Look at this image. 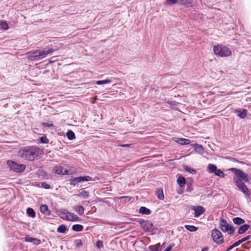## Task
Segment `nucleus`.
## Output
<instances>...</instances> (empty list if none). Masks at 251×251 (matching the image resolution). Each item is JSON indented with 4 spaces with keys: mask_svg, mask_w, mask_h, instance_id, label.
I'll return each instance as SVG.
<instances>
[{
    "mask_svg": "<svg viewBox=\"0 0 251 251\" xmlns=\"http://www.w3.org/2000/svg\"><path fill=\"white\" fill-rule=\"evenodd\" d=\"M229 170L235 174V176L233 177V180L238 189L246 196H249L250 195V191L243 181L244 180L247 182L250 181L248 175L241 170L235 168H230Z\"/></svg>",
    "mask_w": 251,
    "mask_h": 251,
    "instance_id": "f257e3e1",
    "label": "nucleus"
},
{
    "mask_svg": "<svg viewBox=\"0 0 251 251\" xmlns=\"http://www.w3.org/2000/svg\"><path fill=\"white\" fill-rule=\"evenodd\" d=\"M19 152L21 157L27 161H33L41 154L40 148L35 146L23 147L20 150Z\"/></svg>",
    "mask_w": 251,
    "mask_h": 251,
    "instance_id": "f03ea898",
    "label": "nucleus"
},
{
    "mask_svg": "<svg viewBox=\"0 0 251 251\" xmlns=\"http://www.w3.org/2000/svg\"><path fill=\"white\" fill-rule=\"evenodd\" d=\"M53 51L52 49H43L37 50L30 53L28 58L31 61H39L45 58L48 54L51 53Z\"/></svg>",
    "mask_w": 251,
    "mask_h": 251,
    "instance_id": "7ed1b4c3",
    "label": "nucleus"
},
{
    "mask_svg": "<svg viewBox=\"0 0 251 251\" xmlns=\"http://www.w3.org/2000/svg\"><path fill=\"white\" fill-rule=\"evenodd\" d=\"M214 53L220 57H227L231 54V50L223 45H217L213 47Z\"/></svg>",
    "mask_w": 251,
    "mask_h": 251,
    "instance_id": "20e7f679",
    "label": "nucleus"
},
{
    "mask_svg": "<svg viewBox=\"0 0 251 251\" xmlns=\"http://www.w3.org/2000/svg\"><path fill=\"white\" fill-rule=\"evenodd\" d=\"M219 227L223 232H227L230 235L234 233L235 230V228L229 225L227 220L224 219H221L220 220Z\"/></svg>",
    "mask_w": 251,
    "mask_h": 251,
    "instance_id": "39448f33",
    "label": "nucleus"
},
{
    "mask_svg": "<svg viewBox=\"0 0 251 251\" xmlns=\"http://www.w3.org/2000/svg\"><path fill=\"white\" fill-rule=\"evenodd\" d=\"M60 214L64 216H60V217L65 220L69 221L75 222L79 220V217L75 214L69 212L66 209H61L60 211Z\"/></svg>",
    "mask_w": 251,
    "mask_h": 251,
    "instance_id": "423d86ee",
    "label": "nucleus"
},
{
    "mask_svg": "<svg viewBox=\"0 0 251 251\" xmlns=\"http://www.w3.org/2000/svg\"><path fill=\"white\" fill-rule=\"evenodd\" d=\"M7 164L10 170L17 173L23 172L26 168L25 165L19 164L15 161L11 160H8L7 161Z\"/></svg>",
    "mask_w": 251,
    "mask_h": 251,
    "instance_id": "0eeeda50",
    "label": "nucleus"
},
{
    "mask_svg": "<svg viewBox=\"0 0 251 251\" xmlns=\"http://www.w3.org/2000/svg\"><path fill=\"white\" fill-rule=\"evenodd\" d=\"M211 237L213 241L217 244H222L224 241V238L222 233L217 228L212 230Z\"/></svg>",
    "mask_w": 251,
    "mask_h": 251,
    "instance_id": "6e6552de",
    "label": "nucleus"
},
{
    "mask_svg": "<svg viewBox=\"0 0 251 251\" xmlns=\"http://www.w3.org/2000/svg\"><path fill=\"white\" fill-rule=\"evenodd\" d=\"M207 171L209 173L214 174L215 176L224 177L226 174L220 169H218L215 164H209L207 165Z\"/></svg>",
    "mask_w": 251,
    "mask_h": 251,
    "instance_id": "1a4fd4ad",
    "label": "nucleus"
},
{
    "mask_svg": "<svg viewBox=\"0 0 251 251\" xmlns=\"http://www.w3.org/2000/svg\"><path fill=\"white\" fill-rule=\"evenodd\" d=\"M138 222L145 231L151 232L154 230V226L151 221L139 219Z\"/></svg>",
    "mask_w": 251,
    "mask_h": 251,
    "instance_id": "9d476101",
    "label": "nucleus"
},
{
    "mask_svg": "<svg viewBox=\"0 0 251 251\" xmlns=\"http://www.w3.org/2000/svg\"><path fill=\"white\" fill-rule=\"evenodd\" d=\"M192 210L194 211V216L198 218L205 212V209L201 206H194L191 207Z\"/></svg>",
    "mask_w": 251,
    "mask_h": 251,
    "instance_id": "9b49d317",
    "label": "nucleus"
},
{
    "mask_svg": "<svg viewBox=\"0 0 251 251\" xmlns=\"http://www.w3.org/2000/svg\"><path fill=\"white\" fill-rule=\"evenodd\" d=\"M191 146L194 148L196 152L201 155L204 152V148L203 146L200 144L194 143L191 144Z\"/></svg>",
    "mask_w": 251,
    "mask_h": 251,
    "instance_id": "f8f14e48",
    "label": "nucleus"
},
{
    "mask_svg": "<svg viewBox=\"0 0 251 251\" xmlns=\"http://www.w3.org/2000/svg\"><path fill=\"white\" fill-rule=\"evenodd\" d=\"M25 241L26 242L33 243L35 245H39L40 243V240L32 237L26 236L25 238Z\"/></svg>",
    "mask_w": 251,
    "mask_h": 251,
    "instance_id": "ddd939ff",
    "label": "nucleus"
},
{
    "mask_svg": "<svg viewBox=\"0 0 251 251\" xmlns=\"http://www.w3.org/2000/svg\"><path fill=\"white\" fill-rule=\"evenodd\" d=\"M40 212L44 215L49 216L50 215V211L48 206L46 204H43L40 207Z\"/></svg>",
    "mask_w": 251,
    "mask_h": 251,
    "instance_id": "4468645a",
    "label": "nucleus"
},
{
    "mask_svg": "<svg viewBox=\"0 0 251 251\" xmlns=\"http://www.w3.org/2000/svg\"><path fill=\"white\" fill-rule=\"evenodd\" d=\"M63 171V167L61 165H57L53 169V172L57 175H62Z\"/></svg>",
    "mask_w": 251,
    "mask_h": 251,
    "instance_id": "2eb2a0df",
    "label": "nucleus"
},
{
    "mask_svg": "<svg viewBox=\"0 0 251 251\" xmlns=\"http://www.w3.org/2000/svg\"><path fill=\"white\" fill-rule=\"evenodd\" d=\"M250 226L248 224H245L241 226L238 229V233L242 234L246 232L250 228Z\"/></svg>",
    "mask_w": 251,
    "mask_h": 251,
    "instance_id": "dca6fc26",
    "label": "nucleus"
},
{
    "mask_svg": "<svg viewBox=\"0 0 251 251\" xmlns=\"http://www.w3.org/2000/svg\"><path fill=\"white\" fill-rule=\"evenodd\" d=\"M236 112L237 113L238 116L242 119L245 118L247 115V110L244 109L242 111H240V110H236Z\"/></svg>",
    "mask_w": 251,
    "mask_h": 251,
    "instance_id": "f3484780",
    "label": "nucleus"
},
{
    "mask_svg": "<svg viewBox=\"0 0 251 251\" xmlns=\"http://www.w3.org/2000/svg\"><path fill=\"white\" fill-rule=\"evenodd\" d=\"M155 194L157 197L160 200H163L164 199V195L163 190L162 189H157L156 190Z\"/></svg>",
    "mask_w": 251,
    "mask_h": 251,
    "instance_id": "a211bd4d",
    "label": "nucleus"
},
{
    "mask_svg": "<svg viewBox=\"0 0 251 251\" xmlns=\"http://www.w3.org/2000/svg\"><path fill=\"white\" fill-rule=\"evenodd\" d=\"M139 213L142 214L148 215L151 213V211L146 207L141 206L139 209Z\"/></svg>",
    "mask_w": 251,
    "mask_h": 251,
    "instance_id": "6ab92c4d",
    "label": "nucleus"
},
{
    "mask_svg": "<svg viewBox=\"0 0 251 251\" xmlns=\"http://www.w3.org/2000/svg\"><path fill=\"white\" fill-rule=\"evenodd\" d=\"M233 222L237 225H241L245 223V221L240 217H235L233 219Z\"/></svg>",
    "mask_w": 251,
    "mask_h": 251,
    "instance_id": "aec40b11",
    "label": "nucleus"
},
{
    "mask_svg": "<svg viewBox=\"0 0 251 251\" xmlns=\"http://www.w3.org/2000/svg\"><path fill=\"white\" fill-rule=\"evenodd\" d=\"M177 182L180 187H183L186 183L185 178L181 176L177 178Z\"/></svg>",
    "mask_w": 251,
    "mask_h": 251,
    "instance_id": "412c9836",
    "label": "nucleus"
},
{
    "mask_svg": "<svg viewBox=\"0 0 251 251\" xmlns=\"http://www.w3.org/2000/svg\"><path fill=\"white\" fill-rule=\"evenodd\" d=\"M74 209L80 215H82L84 213V208L82 206H76L74 207Z\"/></svg>",
    "mask_w": 251,
    "mask_h": 251,
    "instance_id": "4be33fe9",
    "label": "nucleus"
},
{
    "mask_svg": "<svg viewBox=\"0 0 251 251\" xmlns=\"http://www.w3.org/2000/svg\"><path fill=\"white\" fill-rule=\"evenodd\" d=\"M177 142L181 145H188L190 143L189 139L185 138H177Z\"/></svg>",
    "mask_w": 251,
    "mask_h": 251,
    "instance_id": "5701e85b",
    "label": "nucleus"
},
{
    "mask_svg": "<svg viewBox=\"0 0 251 251\" xmlns=\"http://www.w3.org/2000/svg\"><path fill=\"white\" fill-rule=\"evenodd\" d=\"M26 213L28 216L32 218H34L36 216V213L34 210L31 207H28L26 209Z\"/></svg>",
    "mask_w": 251,
    "mask_h": 251,
    "instance_id": "b1692460",
    "label": "nucleus"
},
{
    "mask_svg": "<svg viewBox=\"0 0 251 251\" xmlns=\"http://www.w3.org/2000/svg\"><path fill=\"white\" fill-rule=\"evenodd\" d=\"M83 228V226L79 224L74 225L72 226V229L74 231L79 232L82 230Z\"/></svg>",
    "mask_w": 251,
    "mask_h": 251,
    "instance_id": "393cba45",
    "label": "nucleus"
},
{
    "mask_svg": "<svg viewBox=\"0 0 251 251\" xmlns=\"http://www.w3.org/2000/svg\"><path fill=\"white\" fill-rule=\"evenodd\" d=\"M183 168L186 171H187L193 175H194L196 173V170L195 169L191 168L189 167L186 165H183Z\"/></svg>",
    "mask_w": 251,
    "mask_h": 251,
    "instance_id": "a878e982",
    "label": "nucleus"
},
{
    "mask_svg": "<svg viewBox=\"0 0 251 251\" xmlns=\"http://www.w3.org/2000/svg\"><path fill=\"white\" fill-rule=\"evenodd\" d=\"M69 181L70 184L73 186H75L77 183H80L79 177L70 179Z\"/></svg>",
    "mask_w": 251,
    "mask_h": 251,
    "instance_id": "bb28decb",
    "label": "nucleus"
},
{
    "mask_svg": "<svg viewBox=\"0 0 251 251\" xmlns=\"http://www.w3.org/2000/svg\"><path fill=\"white\" fill-rule=\"evenodd\" d=\"M186 184V191L191 192L193 190V183L192 181H187L185 183Z\"/></svg>",
    "mask_w": 251,
    "mask_h": 251,
    "instance_id": "cd10ccee",
    "label": "nucleus"
},
{
    "mask_svg": "<svg viewBox=\"0 0 251 251\" xmlns=\"http://www.w3.org/2000/svg\"><path fill=\"white\" fill-rule=\"evenodd\" d=\"M66 230L67 226L65 225H61L58 227L57 231L59 233H64Z\"/></svg>",
    "mask_w": 251,
    "mask_h": 251,
    "instance_id": "c85d7f7f",
    "label": "nucleus"
},
{
    "mask_svg": "<svg viewBox=\"0 0 251 251\" xmlns=\"http://www.w3.org/2000/svg\"><path fill=\"white\" fill-rule=\"evenodd\" d=\"M66 136H67L68 139L70 140L74 139L75 138V134L74 132L71 130H69L67 132Z\"/></svg>",
    "mask_w": 251,
    "mask_h": 251,
    "instance_id": "c756f323",
    "label": "nucleus"
},
{
    "mask_svg": "<svg viewBox=\"0 0 251 251\" xmlns=\"http://www.w3.org/2000/svg\"><path fill=\"white\" fill-rule=\"evenodd\" d=\"M185 228L191 232H194L197 230L198 227L192 225H185Z\"/></svg>",
    "mask_w": 251,
    "mask_h": 251,
    "instance_id": "7c9ffc66",
    "label": "nucleus"
},
{
    "mask_svg": "<svg viewBox=\"0 0 251 251\" xmlns=\"http://www.w3.org/2000/svg\"><path fill=\"white\" fill-rule=\"evenodd\" d=\"M193 0H177V3L181 5H189L190 4Z\"/></svg>",
    "mask_w": 251,
    "mask_h": 251,
    "instance_id": "2f4dec72",
    "label": "nucleus"
},
{
    "mask_svg": "<svg viewBox=\"0 0 251 251\" xmlns=\"http://www.w3.org/2000/svg\"><path fill=\"white\" fill-rule=\"evenodd\" d=\"M111 82H112V81L111 80L107 79L97 81L96 82V84L97 85H103V84H105L110 83Z\"/></svg>",
    "mask_w": 251,
    "mask_h": 251,
    "instance_id": "473e14b6",
    "label": "nucleus"
},
{
    "mask_svg": "<svg viewBox=\"0 0 251 251\" xmlns=\"http://www.w3.org/2000/svg\"><path fill=\"white\" fill-rule=\"evenodd\" d=\"M77 196L79 197L87 199L89 197V193L86 191H83L80 192Z\"/></svg>",
    "mask_w": 251,
    "mask_h": 251,
    "instance_id": "72a5a7b5",
    "label": "nucleus"
},
{
    "mask_svg": "<svg viewBox=\"0 0 251 251\" xmlns=\"http://www.w3.org/2000/svg\"><path fill=\"white\" fill-rule=\"evenodd\" d=\"M150 251H159L160 249L159 245H156L155 246H151L149 247Z\"/></svg>",
    "mask_w": 251,
    "mask_h": 251,
    "instance_id": "f704fd0d",
    "label": "nucleus"
},
{
    "mask_svg": "<svg viewBox=\"0 0 251 251\" xmlns=\"http://www.w3.org/2000/svg\"><path fill=\"white\" fill-rule=\"evenodd\" d=\"M0 26L2 29L3 30H7L9 28L8 25L6 22L3 21L1 22L0 24Z\"/></svg>",
    "mask_w": 251,
    "mask_h": 251,
    "instance_id": "c9c22d12",
    "label": "nucleus"
},
{
    "mask_svg": "<svg viewBox=\"0 0 251 251\" xmlns=\"http://www.w3.org/2000/svg\"><path fill=\"white\" fill-rule=\"evenodd\" d=\"M241 244V243L239 240L234 243L233 245L230 246L227 250L226 251H229L233 249L234 248L239 246Z\"/></svg>",
    "mask_w": 251,
    "mask_h": 251,
    "instance_id": "e433bc0d",
    "label": "nucleus"
},
{
    "mask_svg": "<svg viewBox=\"0 0 251 251\" xmlns=\"http://www.w3.org/2000/svg\"><path fill=\"white\" fill-rule=\"evenodd\" d=\"M75 169H73L71 172H70V170H65L64 172L63 171V174H62V175H72L75 173Z\"/></svg>",
    "mask_w": 251,
    "mask_h": 251,
    "instance_id": "4c0bfd02",
    "label": "nucleus"
},
{
    "mask_svg": "<svg viewBox=\"0 0 251 251\" xmlns=\"http://www.w3.org/2000/svg\"><path fill=\"white\" fill-rule=\"evenodd\" d=\"M42 126L44 127H51L53 126V124L50 122H44L42 123Z\"/></svg>",
    "mask_w": 251,
    "mask_h": 251,
    "instance_id": "58836bf2",
    "label": "nucleus"
},
{
    "mask_svg": "<svg viewBox=\"0 0 251 251\" xmlns=\"http://www.w3.org/2000/svg\"><path fill=\"white\" fill-rule=\"evenodd\" d=\"M96 247L99 249L102 248L103 247L102 241L100 240H98L96 242Z\"/></svg>",
    "mask_w": 251,
    "mask_h": 251,
    "instance_id": "ea45409f",
    "label": "nucleus"
},
{
    "mask_svg": "<svg viewBox=\"0 0 251 251\" xmlns=\"http://www.w3.org/2000/svg\"><path fill=\"white\" fill-rule=\"evenodd\" d=\"M40 142L43 144H47L49 143V140L46 136H43L40 138Z\"/></svg>",
    "mask_w": 251,
    "mask_h": 251,
    "instance_id": "a19ab883",
    "label": "nucleus"
},
{
    "mask_svg": "<svg viewBox=\"0 0 251 251\" xmlns=\"http://www.w3.org/2000/svg\"><path fill=\"white\" fill-rule=\"evenodd\" d=\"M121 200H125V201H130L132 200H133V198L131 197L128 196H123L120 198Z\"/></svg>",
    "mask_w": 251,
    "mask_h": 251,
    "instance_id": "79ce46f5",
    "label": "nucleus"
},
{
    "mask_svg": "<svg viewBox=\"0 0 251 251\" xmlns=\"http://www.w3.org/2000/svg\"><path fill=\"white\" fill-rule=\"evenodd\" d=\"M251 239V235H249L248 236H247L244 238H243L242 239H241V240H239L241 244H242V243L249 240Z\"/></svg>",
    "mask_w": 251,
    "mask_h": 251,
    "instance_id": "37998d69",
    "label": "nucleus"
},
{
    "mask_svg": "<svg viewBox=\"0 0 251 251\" xmlns=\"http://www.w3.org/2000/svg\"><path fill=\"white\" fill-rule=\"evenodd\" d=\"M86 181H96L97 180H99V178L97 177H95L94 178H92V177L90 176H86Z\"/></svg>",
    "mask_w": 251,
    "mask_h": 251,
    "instance_id": "c03bdc74",
    "label": "nucleus"
},
{
    "mask_svg": "<svg viewBox=\"0 0 251 251\" xmlns=\"http://www.w3.org/2000/svg\"><path fill=\"white\" fill-rule=\"evenodd\" d=\"M228 158L229 160H230L232 162H238V163L242 164H245V163L244 162L237 160L236 159L232 158V157H228Z\"/></svg>",
    "mask_w": 251,
    "mask_h": 251,
    "instance_id": "a18cd8bd",
    "label": "nucleus"
},
{
    "mask_svg": "<svg viewBox=\"0 0 251 251\" xmlns=\"http://www.w3.org/2000/svg\"><path fill=\"white\" fill-rule=\"evenodd\" d=\"M42 186L45 189H49L50 188V185L49 184H47L46 182H42Z\"/></svg>",
    "mask_w": 251,
    "mask_h": 251,
    "instance_id": "49530a36",
    "label": "nucleus"
},
{
    "mask_svg": "<svg viewBox=\"0 0 251 251\" xmlns=\"http://www.w3.org/2000/svg\"><path fill=\"white\" fill-rule=\"evenodd\" d=\"M170 5L174 4L177 3V0H165Z\"/></svg>",
    "mask_w": 251,
    "mask_h": 251,
    "instance_id": "de8ad7c7",
    "label": "nucleus"
},
{
    "mask_svg": "<svg viewBox=\"0 0 251 251\" xmlns=\"http://www.w3.org/2000/svg\"><path fill=\"white\" fill-rule=\"evenodd\" d=\"M79 180H80V182L87 181H86V176H79Z\"/></svg>",
    "mask_w": 251,
    "mask_h": 251,
    "instance_id": "09e8293b",
    "label": "nucleus"
},
{
    "mask_svg": "<svg viewBox=\"0 0 251 251\" xmlns=\"http://www.w3.org/2000/svg\"><path fill=\"white\" fill-rule=\"evenodd\" d=\"M175 246V244L174 243H172V244H170L166 249H167V250H168L169 251H170L172 249L173 247H174Z\"/></svg>",
    "mask_w": 251,
    "mask_h": 251,
    "instance_id": "8fccbe9b",
    "label": "nucleus"
},
{
    "mask_svg": "<svg viewBox=\"0 0 251 251\" xmlns=\"http://www.w3.org/2000/svg\"><path fill=\"white\" fill-rule=\"evenodd\" d=\"M129 146H130V144H124V145H122L121 146L123 147H129Z\"/></svg>",
    "mask_w": 251,
    "mask_h": 251,
    "instance_id": "3c124183",
    "label": "nucleus"
},
{
    "mask_svg": "<svg viewBox=\"0 0 251 251\" xmlns=\"http://www.w3.org/2000/svg\"><path fill=\"white\" fill-rule=\"evenodd\" d=\"M208 250V248L207 247H205L204 248H203L201 251H207Z\"/></svg>",
    "mask_w": 251,
    "mask_h": 251,
    "instance_id": "603ef678",
    "label": "nucleus"
},
{
    "mask_svg": "<svg viewBox=\"0 0 251 251\" xmlns=\"http://www.w3.org/2000/svg\"><path fill=\"white\" fill-rule=\"evenodd\" d=\"M75 169V168H72V169H69V170H70V172H71V171H73V169Z\"/></svg>",
    "mask_w": 251,
    "mask_h": 251,
    "instance_id": "864d4df0",
    "label": "nucleus"
},
{
    "mask_svg": "<svg viewBox=\"0 0 251 251\" xmlns=\"http://www.w3.org/2000/svg\"><path fill=\"white\" fill-rule=\"evenodd\" d=\"M178 193L179 194H181V191L178 192Z\"/></svg>",
    "mask_w": 251,
    "mask_h": 251,
    "instance_id": "5fc2aeb1",
    "label": "nucleus"
},
{
    "mask_svg": "<svg viewBox=\"0 0 251 251\" xmlns=\"http://www.w3.org/2000/svg\"><path fill=\"white\" fill-rule=\"evenodd\" d=\"M178 193L179 194H181V191L178 192Z\"/></svg>",
    "mask_w": 251,
    "mask_h": 251,
    "instance_id": "6e6d98bb",
    "label": "nucleus"
},
{
    "mask_svg": "<svg viewBox=\"0 0 251 251\" xmlns=\"http://www.w3.org/2000/svg\"><path fill=\"white\" fill-rule=\"evenodd\" d=\"M49 62H50V63H51V62H52V61H49Z\"/></svg>",
    "mask_w": 251,
    "mask_h": 251,
    "instance_id": "4d7b16f0",
    "label": "nucleus"
}]
</instances>
